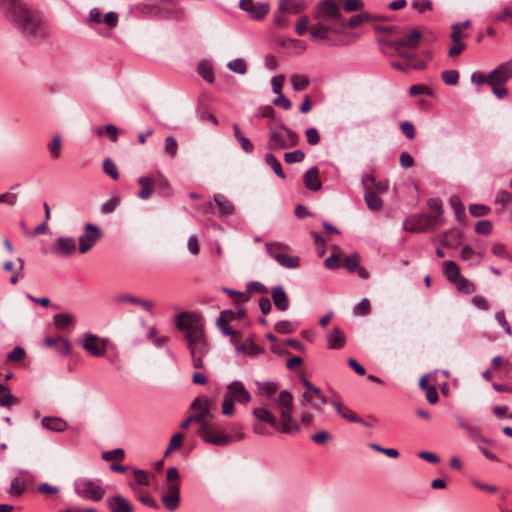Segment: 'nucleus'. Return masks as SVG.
<instances>
[{"instance_id": "1", "label": "nucleus", "mask_w": 512, "mask_h": 512, "mask_svg": "<svg viewBox=\"0 0 512 512\" xmlns=\"http://www.w3.org/2000/svg\"><path fill=\"white\" fill-rule=\"evenodd\" d=\"M6 18L30 40L45 41L49 37V24L43 14L22 1L4 0Z\"/></svg>"}, {"instance_id": "2", "label": "nucleus", "mask_w": 512, "mask_h": 512, "mask_svg": "<svg viewBox=\"0 0 512 512\" xmlns=\"http://www.w3.org/2000/svg\"><path fill=\"white\" fill-rule=\"evenodd\" d=\"M190 407L194 411L192 418L199 424L198 435L204 442L214 446H228L232 442L229 434L220 431L214 423L209 421L213 417V412L217 410L214 398L196 397Z\"/></svg>"}, {"instance_id": "3", "label": "nucleus", "mask_w": 512, "mask_h": 512, "mask_svg": "<svg viewBox=\"0 0 512 512\" xmlns=\"http://www.w3.org/2000/svg\"><path fill=\"white\" fill-rule=\"evenodd\" d=\"M176 327L184 333L190 352L208 349L201 317L196 313L181 312L176 316Z\"/></svg>"}, {"instance_id": "4", "label": "nucleus", "mask_w": 512, "mask_h": 512, "mask_svg": "<svg viewBox=\"0 0 512 512\" xmlns=\"http://www.w3.org/2000/svg\"><path fill=\"white\" fill-rule=\"evenodd\" d=\"M293 399V394L290 391L282 390L273 400L274 406L279 410L280 419L283 421L281 429L284 434H293L301 430L299 423L292 416Z\"/></svg>"}, {"instance_id": "5", "label": "nucleus", "mask_w": 512, "mask_h": 512, "mask_svg": "<svg viewBox=\"0 0 512 512\" xmlns=\"http://www.w3.org/2000/svg\"><path fill=\"white\" fill-rule=\"evenodd\" d=\"M75 493L87 500L100 501L106 491L101 485V480H92L86 477H79L73 483Z\"/></svg>"}, {"instance_id": "6", "label": "nucleus", "mask_w": 512, "mask_h": 512, "mask_svg": "<svg viewBox=\"0 0 512 512\" xmlns=\"http://www.w3.org/2000/svg\"><path fill=\"white\" fill-rule=\"evenodd\" d=\"M330 33L341 35V29L338 28V26H329L322 22L314 24L310 27L311 38L318 44L328 46H341L345 44L342 39H332L330 37Z\"/></svg>"}, {"instance_id": "7", "label": "nucleus", "mask_w": 512, "mask_h": 512, "mask_svg": "<svg viewBox=\"0 0 512 512\" xmlns=\"http://www.w3.org/2000/svg\"><path fill=\"white\" fill-rule=\"evenodd\" d=\"M422 33L418 29L411 30L397 40H386V46L392 47L399 56H408V52L419 46Z\"/></svg>"}, {"instance_id": "8", "label": "nucleus", "mask_w": 512, "mask_h": 512, "mask_svg": "<svg viewBox=\"0 0 512 512\" xmlns=\"http://www.w3.org/2000/svg\"><path fill=\"white\" fill-rule=\"evenodd\" d=\"M301 383L306 388V392L300 398L301 405L307 406L310 404L313 409L321 410L322 406L327 402L322 390L312 384L307 378L303 377Z\"/></svg>"}, {"instance_id": "9", "label": "nucleus", "mask_w": 512, "mask_h": 512, "mask_svg": "<svg viewBox=\"0 0 512 512\" xmlns=\"http://www.w3.org/2000/svg\"><path fill=\"white\" fill-rule=\"evenodd\" d=\"M362 182L366 189L364 199L367 204V207L373 211L381 209L383 201L372 190L375 189L376 191L382 192L384 190L383 184L381 182H377L373 174L365 175L362 179Z\"/></svg>"}, {"instance_id": "10", "label": "nucleus", "mask_w": 512, "mask_h": 512, "mask_svg": "<svg viewBox=\"0 0 512 512\" xmlns=\"http://www.w3.org/2000/svg\"><path fill=\"white\" fill-rule=\"evenodd\" d=\"M314 17L321 21L333 20L334 26H339L342 21L340 7L335 0H321L315 8Z\"/></svg>"}, {"instance_id": "11", "label": "nucleus", "mask_w": 512, "mask_h": 512, "mask_svg": "<svg viewBox=\"0 0 512 512\" xmlns=\"http://www.w3.org/2000/svg\"><path fill=\"white\" fill-rule=\"evenodd\" d=\"M439 224L438 216H433V214H418L411 217L410 220L405 223V228L408 231L424 232L434 229V227Z\"/></svg>"}, {"instance_id": "12", "label": "nucleus", "mask_w": 512, "mask_h": 512, "mask_svg": "<svg viewBox=\"0 0 512 512\" xmlns=\"http://www.w3.org/2000/svg\"><path fill=\"white\" fill-rule=\"evenodd\" d=\"M83 229L84 234L79 237V252L81 254L90 251L102 237L101 229L95 224L86 223Z\"/></svg>"}, {"instance_id": "13", "label": "nucleus", "mask_w": 512, "mask_h": 512, "mask_svg": "<svg viewBox=\"0 0 512 512\" xmlns=\"http://www.w3.org/2000/svg\"><path fill=\"white\" fill-rule=\"evenodd\" d=\"M82 347L88 352H105L116 349L108 338H100L92 333H86L82 340Z\"/></svg>"}, {"instance_id": "14", "label": "nucleus", "mask_w": 512, "mask_h": 512, "mask_svg": "<svg viewBox=\"0 0 512 512\" xmlns=\"http://www.w3.org/2000/svg\"><path fill=\"white\" fill-rule=\"evenodd\" d=\"M82 347L88 352H105L116 349L108 338H100L92 333H86L82 340Z\"/></svg>"}, {"instance_id": "15", "label": "nucleus", "mask_w": 512, "mask_h": 512, "mask_svg": "<svg viewBox=\"0 0 512 512\" xmlns=\"http://www.w3.org/2000/svg\"><path fill=\"white\" fill-rule=\"evenodd\" d=\"M240 9L247 12L251 18L256 20L263 19L270 10V5L267 2H257L253 0H240Z\"/></svg>"}, {"instance_id": "16", "label": "nucleus", "mask_w": 512, "mask_h": 512, "mask_svg": "<svg viewBox=\"0 0 512 512\" xmlns=\"http://www.w3.org/2000/svg\"><path fill=\"white\" fill-rule=\"evenodd\" d=\"M230 399L240 404H247L251 401V394L245 388L242 382L234 380L227 385V391L224 393Z\"/></svg>"}, {"instance_id": "17", "label": "nucleus", "mask_w": 512, "mask_h": 512, "mask_svg": "<svg viewBox=\"0 0 512 512\" xmlns=\"http://www.w3.org/2000/svg\"><path fill=\"white\" fill-rule=\"evenodd\" d=\"M76 241L72 237H59L51 246V252L59 257H69L76 252Z\"/></svg>"}, {"instance_id": "18", "label": "nucleus", "mask_w": 512, "mask_h": 512, "mask_svg": "<svg viewBox=\"0 0 512 512\" xmlns=\"http://www.w3.org/2000/svg\"><path fill=\"white\" fill-rule=\"evenodd\" d=\"M252 414L254 417L259 419L260 421L269 424L275 430L280 433H283L281 427L283 426V421L277 420L276 416L266 407H258L252 410Z\"/></svg>"}, {"instance_id": "19", "label": "nucleus", "mask_w": 512, "mask_h": 512, "mask_svg": "<svg viewBox=\"0 0 512 512\" xmlns=\"http://www.w3.org/2000/svg\"><path fill=\"white\" fill-rule=\"evenodd\" d=\"M512 78V64L505 62L500 64L497 68L490 72L491 85L502 84L504 85L509 79Z\"/></svg>"}, {"instance_id": "20", "label": "nucleus", "mask_w": 512, "mask_h": 512, "mask_svg": "<svg viewBox=\"0 0 512 512\" xmlns=\"http://www.w3.org/2000/svg\"><path fill=\"white\" fill-rule=\"evenodd\" d=\"M168 492L163 494L161 500L169 511H175L180 503V485H171Z\"/></svg>"}, {"instance_id": "21", "label": "nucleus", "mask_w": 512, "mask_h": 512, "mask_svg": "<svg viewBox=\"0 0 512 512\" xmlns=\"http://www.w3.org/2000/svg\"><path fill=\"white\" fill-rule=\"evenodd\" d=\"M346 336L344 332L338 328H333L326 336V344L329 350H340L344 348Z\"/></svg>"}, {"instance_id": "22", "label": "nucleus", "mask_w": 512, "mask_h": 512, "mask_svg": "<svg viewBox=\"0 0 512 512\" xmlns=\"http://www.w3.org/2000/svg\"><path fill=\"white\" fill-rule=\"evenodd\" d=\"M371 19H382V16L372 17L370 13L363 12L360 14L353 15L348 21L342 17V21L340 22L338 28L341 29V34L343 33V29L346 27L349 28H357L361 26L363 23L370 21Z\"/></svg>"}, {"instance_id": "23", "label": "nucleus", "mask_w": 512, "mask_h": 512, "mask_svg": "<svg viewBox=\"0 0 512 512\" xmlns=\"http://www.w3.org/2000/svg\"><path fill=\"white\" fill-rule=\"evenodd\" d=\"M45 348L57 350L58 352H71V342L62 336L47 337L44 340Z\"/></svg>"}, {"instance_id": "24", "label": "nucleus", "mask_w": 512, "mask_h": 512, "mask_svg": "<svg viewBox=\"0 0 512 512\" xmlns=\"http://www.w3.org/2000/svg\"><path fill=\"white\" fill-rule=\"evenodd\" d=\"M304 186L306 189L316 192L321 190L322 182L319 178V169L314 166L308 169L303 177Z\"/></svg>"}, {"instance_id": "25", "label": "nucleus", "mask_w": 512, "mask_h": 512, "mask_svg": "<svg viewBox=\"0 0 512 512\" xmlns=\"http://www.w3.org/2000/svg\"><path fill=\"white\" fill-rule=\"evenodd\" d=\"M106 503L111 512H133L132 504L121 495L108 498Z\"/></svg>"}, {"instance_id": "26", "label": "nucleus", "mask_w": 512, "mask_h": 512, "mask_svg": "<svg viewBox=\"0 0 512 512\" xmlns=\"http://www.w3.org/2000/svg\"><path fill=\"white\" fill-rule=\"evenodd\" d=\"M273 303L279 311H286L289 308V298L282 286H275L271 289Z\"/></svg>"}, {"instance_id": "27", "label": "nucleus", "mask_w": 512, "mask_h": 512, "mask_svg": "<svg viewBox=\"0 0 512 512\" xmlns=\"http://www.w3.org/2000/svg\"><path fill=\"white\" fill-rule=\"evenodd\" d=\"M269 254L283 267L295 269L300 266V258L298 256H290L285 253H275L268 247Z\"/></svg>"}, {"instance_id": "28", "label": "nucleus", "mask_w": 512, "mask_h": 512, "mask_svg": "<svg viewBox=\"0 0 512 512\" xmlns=\"http://www.w3.org/2000/svg\"><path fill=\"white\" fill-rule=\"evenodd\" d=\"M114 301L119 304L128 302L133 305H138L143 307L148 312L152 311V309L154 308V303L152 301L127 294L116 296Z\"/></svg>"}, {"instance_id": "29", "label": "nucleus", "mask_w": 512, "mask_h": 512, "mask_svg": "<svg viewBox=\"0 0 512 512\" xmlns=\"http://www.w3.org/2000/svg\"><path fill=\"white\" fill-rule=\"evenodd\" d=\"M270 136L267 147L271 150L287 149L289 145L286 143L285 137L274 127H270Z\"/></svg>"}, {"instance_id": "30", "label": "nucleus", "mask_w": 512, "mask_h": 512, "mask_svg": "<svg viewBox=\"0 0 512 512\" xmlns=\"http://www.w3.org/2000/svg\"><path fill=\"white\" fill-rule=\"evenodd\" d=\"M41 425L49 430L54 432H63L67 428V423L60 417H43L41 419Z\"/></svg>"}, {"instance_id": "31", "label": "nucleus", "mask_w": 512, "mask_h": 512, "mask_svg": "<svg viewBox=\"0 0 512 512\" xmlns=\"http://www.w3.org/2000/svg\"><path fill=\"white\" fill-rule=\"evenodd\" d=\"M235 352H263V350L254 342L252 337L242 338L240 334L239 340L234 343Z\"/></svg>"}, {"instance_id": "32", "label": "nucleus", "mask_w": 512, "mask_h": 512, "mask_svg": "<svg viewBox=\"0 0 512 512\" xmlns=\"http://www.w3.org/2000/svg\"><path fill=\"white\" fill-rule=\"evenodd\" d=\"M213 200H214V202H215V204H216V206L218 208V213L219 214H221V215H231V214L234 213V211H235L234 205L224 195L216 194V195H214Z\"/></svg>"}, {"instance_id": "33", "label": "nucleus", "mask_w": 512, "mask_h": 512, "mask_svg": "<svg viewBox=\"0 0 512 512\" xmlns=\"http://www.w3.org/2000/svg\"><path fill=\"white\" fill-rule=\"evenodd\" d=\"M138 183L141 185L138 196L144 200L150 198L154 191L155 179L149 176H142L138 179Z\"/></svg>"}, {"instance_id": "34", "label": "nucleus", "mask_w": 512, "mask_h": 512, "mask_svg": "<svg viewBox=\"0 0 512 512\" xmlns=\"http://www.w3.org/2000/svg\"><path fill=\"white\" fill-rule=\"evenodd\" d=\"M332 405L335 408L336 412L343 418L347 419L348 421L365 424V422L359 416H357V414H355L352 410L344 408L343 404L340 401H332Z\"/></svg>"}, {"instance_id": "35", "label": "nucleus", "mask_w": 512, "mask_h": 512, "mask_svg": "<svg viewBox=\"0 0 512 512\" xmlns=\"http://www.w3.org/2000/svg\"><path fill=\"white\" fill-rule=\"evenodd\" d=\"M304 3L296 0H281L279 2V10L281 12H289L293 14L300 13L304 9Z\"/></svg>"}, {"instance_id": "36", "label": "nucleus", "mask_w": 512, "mask_h": 512, "mask_svg": "<svg viewBox=\"0 0 512 512\" xmlns=\"http://www.w3.org/2000/svg\"><path fill=\"white\" fill-rule=\"evenodd\" d=\"M217 326L220 329V331L224 334L230 337L231 343L234 345L239 340L240 332L237 330H234L229 323H226V321L223 318H217Z\"/></svg>"}, {"instance_id": "37", "label": "nucleus", "mask_w": 512, "mask_h": 512, "mask_svg": "<svg viewBox=\"0 0 512 512\" xmlns=\"http://www.w3.org/2000/svg\"><path fill=\"white\" fill-rule=\"evenodd\" d=\"M53 324L59 330H64L74 324V318L67 313L55 314L53 317Z\"/></svg>"}, {"instance_id": "38", "label": "nucleus", "mask_w": 512, "mask_h": 512, "mask_svg": "<svg viewBox=\"0 0 512 512\" xmlns=\"http://www.w3.org/2000/svg\"><path fill=\"white\" fill-rule=\"evenodd\" d=\"M444 275L450 282L456 283L461 277L459 266L454 261H447L444 267Z\"/></svg>"}, {"instance_id": "39", "label": "nucleus", "mask_w": 512, "mask_h": 512, "mask_svg": "<svg viewBox=\"0 0 512 512\" xmlns=\"http://www.w3.org/2000/svg\"><path fill=\"white\" fill-rule=\"evenodd\" d=\"M265 162L268 166H270L272 168V170L278 177H280L281 179L286 178V175L282 170L281 163L273 154H271V153L266 154Z\"/></svg>"}, {"instance_id": "40", "label": "nucleus", "mask_w": 512, "mask_h": 512, "mask_svg": "<svg viewBox=\"0 0 512 512\" xmlns=\"http://www.w3.org/2000/svg\"><path fill=\"white\" fill-rule=\"evenodd\" d=\"M290 81H291L292 87L295 91H303L310 84V79L307 76L298 75V74H293L290 77Z\"/></svg>"}, {"instance_id": "41", "label": "nucleus", "mask_w": 512, "mask_h": 512, "mask_svg": "<svg viewBox=\"0 0 512 512\" xmlns=\"http://www.w3.org/2000/svg\"><path fill=\"white\" fill-rule=\"evenodd\" d=\"M197 72L208 83L214 82L213 68L209 63L205 61L200 62L197 67Z\"/></svg>"}, {"instance_id": "42", "label": "nucleus", "mask_w": 512, "mask_h": 512, "mask_svg": "<svg viewBox=\"0 0 512 512\" xmlns=\"http://www.w3.org/2000/svg\"><path fill=\"white\" fill-rule=\"evenodd\" d=\"M258 393L270 397L275 394L278 390V385L276 382L268 381V382H257Z\"/></svg>"}, {"instance_id": "43", "label": "nucleus", "mask_w": 512, "mask_h": 512, "mask_svg": "<svg viewBox=\"0 0 512 512\" xmlns=\"http://www.w3.org/2000/svg\"><path fill=\"white\" fill-rule=\"evenodd\" d=\"M26 490V483L23 479L15 477L10 483L9 493L12 496H20Z\"/></svg>"}, {"instance_id": "44", "label": "nucleus", "mask_w": 512, "mask_h": 512, "mask_svg": "<svg viewBox=\"0 0 512 512\" xmlns=\"http://www.w3.org/2000/svg\"><path fill=\"white\" fill-rule=\"evenodd\" d=\"M407 60L408 68L415 70H424L426 68V62L417 58L416 54L408 52V56H402Z\"/></svg>"}, {"instance_id": "45", "label": "nucleus", "mask_w": 512, "mask_h": 512, "mask_svg": "<svg viewBox=\"0 0 512 512\" xmlns=\"http://www.w3.org/2000/svg\"><path fill=\"white\" fill-rule=\"evenodd\" d=\"M491 364L493 370L498 372L504 371L505 374H508L512 370V365L501 356L494 357Z\"/></svg>"}, {"instance_id": "46", "label": "nucleus", "mask_w": 512, "mask_h": 512, "mask_svg": "<svg viewBox=\"0 0 512 512\" xmlns=\"http://www.w3.org/2000/svg\"><path fill=\"white\" fill-rule=\"evenodd\" d=\"M104 133H107L109 135L112 142H117L119 130L115 125L108 124L106 126H101L97 128V134L99 136L103 135Z\"/></svg>"}, {"instance_id": "47", "label": "nucleus", "mask_w": 512, "mask_h": 512, "mask_svg": "<svg viewBox=\"0 0 512 512\" xmlns=\"http://www.w3.org/2000/svg\"><path fill=\"white\" fill-rule=\"evenodd\" d=\"M495 203L506 209L512 203V194L507 190H500L495 196Z\"/></svg>"}, {"instance_id": "48", "label": "nucleus", "mask_w": 512, "mask_h": 512, "mask_svg": "<svg viewBox=\"0 0 512 512\" xmlns=\"http://www.w3.org/2000/svg\"><path fill=\"white\" fill-rule=\"evenodd\" d=\"M456 288L464 294H471L475 291V285L468 279L460 277L456 283Z\"/></svg>"}, {"instance_id": "49", "label": "nucleus", "mask_w": 512, "mask_h": 512, "mask_svg": "<svg viewBox=\"0 0 512 512\" xmlns=\"http://www.w3.org/2000/svg\"><path fill=\"white\" fill-rule=\"evenodd\" d=\"M103 171L110 176L113 180L119 179L118 169L112 159L106 158L103 162Z\"/></svg>"}, {"instance_id": "50", "label": "nucleus", "mask_w": 512, "mask_h": 512, "mask_svg": "<svg viewBox=\"0 0 512 512\" xmlns=\"http://www.w3.org/2000/svg\"><path fill=\"white\" fill-rule=\"evenodd\" d=\"M360 263V258L357 253H353L350 256L346 257L343 266L350 272L354 273L358 269Z\"/></svg>"}, {"instance_id": "51", "label": "nucleus", "mask_w": 512, "mask_h": 512, "mask_svg": "<svg viewBox=\"0 0 512 512\" xmlns=\"http://www.w3.org/2000/svg\"><path fill=\"white\" fill-rule=\"evenodd\" d=\"M371 311L370 301L364 298L357 305L353 307V313L357 316H366Z\"/></svg>"}, {"instance_id": "52", "label": "nucleus", "mask_w": 512, "mask_h": 512, "mask_svg": "<svg viewBox=\"0 0 512 512\" xmlns=\"http://www.w3.org/2000/svg\"><path fill=\"white\" fill-rule=\"evenodd\" d=\"M227 67L231 71H233L235 73H238V74H245L247 72V64L241 58H237V59H234V60L230 61L227 64Z\"/></svg>"}, {"instance_id": "53", "label": "nucleus", "mask_w": 512, "mask_h": 512, "mask_svg": "<svg viewBox=\"0 0 512 512\" xmlns=\"http://www.w3.org/2000/svg\"><path fill=\"white\" fill-rule=\"evenodd\" d=\"M449 203L454 210L456 218L460 221L463 217H465V207L461 203L458 197H451L449 199Z\"/></svg>"}, {"instance_id": "54", "label": "nucleus", "mask_w": 512, "mask_h": 512, "mask_svg": "<svg viewBox=\"0 0 512 512\" xmlns=\"http://www.w3.org/2000/svg\"><path fill=\"white\" fill-rule=\"evenodd\" d=\"M468 436L475 442H483V443H491V441L487 438H485L481 430L478 426L472 425L468 430L466 431Z\"/></svg>"}, {"instance_id": "55", "label": "nucleus", "mask_w": 512, "mask_h": 512, "mask_svg": "<svg viewBox=\"0 0 512 512\" xmlns=\"http://www.w3.org/2000/svg\"><path fill=\"white\" fill-rule=\"evenodd\" d=\"M442 80L447 85H456L459 81L457 70H444L441 74Z\"/></svg>"}, {"instance_id": "56", "label": "nucleus", "mask_w": 512, "mask_h": 512, "mask_svg": "<svg viewBox=\"0 0 512 512\" xmlns=\"http://www.w3.org/2000/svg\"><path fill=\"white\" fill-rule=\"evenodd\" d=\"M280 128L286 132L285 140L289 148L296 146L299 141L298 134L284 124H281Z\"/></svg>"}, {"instance_id": "57", "label": "nucleus", "mask_w": 512, "mask_h": 512, "mask_svg": "<svg viewBox=\"0 0 512 512\" xmlns=\"http://www.w3.org/2000/svg\"><path fill=\"white\" fill-rule=\"evenodd\" d=\"M305 157V154L302 150L297 149L292 152H287L284 154V160L288 164L302 162Z\"/></svg>"}, {"instance_id": "58", "label": "nucleus", "mask_w": 512, "mask_h": 512, "mask_svg": "<svg viewBox=\"0 0 512 512\" xmlns=\"http://www.w3.org/2000/svg\"><path fill=\"white\" fill-rule=\"evenodd\" d=\"M363 2L361 0H344L342 3V7L345 12L351 13L360 11L363 9Z\"/></svg>"}, {"instance_id": "59", "label": "nucleus", "mask_w": 512, "mask_h": 512, "mask_svg": "<svg viewBox=\"0 0 512 512\" xmlns=\"http://www.w3.org/2000/svg\"><path fill=\"white\" fill-rule=\"evenodd\" d=\"M61 137L60 135H55L53 140L49 143L48 148L53 158H58L61 154Z\"/></svg>"}, {"instance_id": "60", "label": "nucleus", "mask_w": 512, "mask_h": 512, "mask_svg": "<svg viewBox=\"0 0 512 512\" xmlns=\"http://www.w3.org/2000/svg\"><path fill=\"white\" fill-rule=\"evenodd\" d=\"M411 6L419 13H424L433 9L431 0H412Z\"/></svg>"}, {"instance_id": "61", "label": "nucleus", "mask_w": 512, "mask_h": 512, "mask_svg": "<svg viewBox=\"0 0 512 512\" xmlns=\"http://www.w3.org/2000/svg\"><path fill=\"white\" fill-rule=\"evenodd\" d=\"M461 258L463 260H474L475 262H480L482 255L475 252L471 247L464 246L461 251Z\"/></svg>"}, {"instance_id": "62", "label": "nucleus", "mask_w": 512, "mask_h": 512, "mask_svg": "<svg viewBox=\"0 0 512 512\" xmlns=\"http://www.w3.org/2000/svg\"><path fill=\"white\" fill-rule=\"evenodd\" d=\"M470 214L474 217L486 216L490 212V207L483 204H472L469 207Z\"/></svg>"}, {"instance_id": "63", "label": "nucleus", "mask_w": 512, "mask_h": 512, "mask_svg": "<svg viewBox=\"0 0 512 512\" xmlns=\"http://www.w3.org/2000/svg\"><path fill=\"white\" fill-rule=\"evenodd\" d=\"M165 151L171 157H175L177 154L178 143L173 136H168L165 138Z\"/></svg>"}, {"instance_id": "64", "label": "nucleus", "mask_w": 512, "mask_h": 512, "mask_svg": "<svg viewBox=\"0 0 512 512\" xmlns=\"http://www.w3.org/2000/svg\"><path fill=\"white\" fill-rule=\"evenodd\" d=\"M491 252L496 257L512 260V257L510 256V254L506 250V246L504 244H502V243L494 244L492 246V248H491Z\"/></svg>"}]
</instances>
